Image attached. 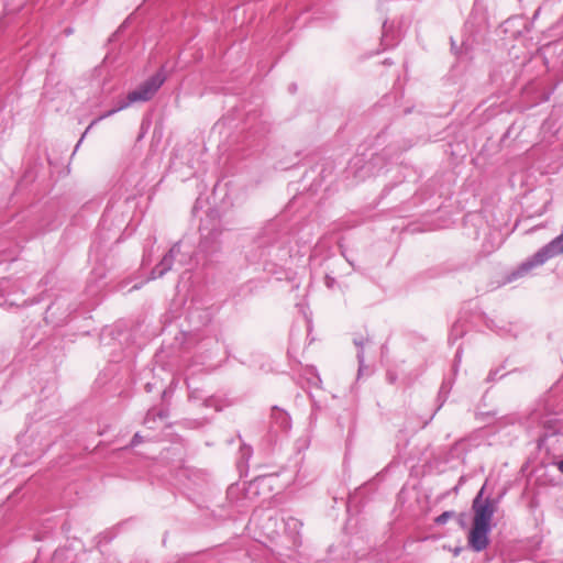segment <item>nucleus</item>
Returning a JSON list of instances; mask_svg holds the SVG:
<instances>
[{
	"mask_svg": "<svg viewBox=\"0 0 563 563\" xmlns=\"http://www.w3.org/2000/svg\"><path fill=\"white\" fill-rule=\"evenodd\" d=\"M482 496L483 489L473 500L474 516L467 537L468 545L476 552L485 550L489 544L490 522L495 512L494 504L489 499L483 500Z\"/></svg>",
	"mask_w": 563,
	"mask_h": 563,
	"instance_id": "nucleus-1",
	"label": "nucleus"
},
{
	"mask_svg": "<svg viewBox=\"0 0 563 563\" xmlns=\"http://www.w3.org/2000/svg\"><path fill=\"white\" fill-rule=\"evenodd\" d=\"M556 254H560V253L558 252L556 246H554V240H553L550 244H548L547 246L541 249L539 252H537L530 261L523 263L519 267V272L522 274L527 273L534 266L542 265L549 258L553 257Z\"/></svg>",
	"mask_w": 563,
	"mask_h": 563,
	"instance_id": "nucleus-3",
	"label": "nucleus"
},
{
	"mask_svg": "<svg viewBox=\"0 0 563 563\" xmlns=\"http://www.w3.org/2000/svg\"><path fill=\"white\" fill-rule=\"evenodd\" d=\"M559 470L563 473V461L558 464Z\"/></svg>",
	"mask_w": 563,
	"mask_h": 563,
	"instance_id": "nucleus-7",
	"label": "nucleus"
},
{
	"mask_svg": "<svg viewBox=\"0 0 563 563\" xmlns=\"http://www.w3.org/2000/svg\"><path fill=\"white\" fill-rule=\"evenodd\" d=\"M137 442H140V439H139V435H137V434H135V435H134V438H133V440H132V444L134 445V444H136Z\"/></svg>",
	"mask_w": 563,
	"mask_h": 563,
	"instance_id": "nucleus-6",
	"label": "nucleus"
},
{
	"mask_svg": "<svg viewBox=\"0 0 563 563\" xmlns=\"http://www.w3.org/2000/svg\"><path fill=\"white\" fill-rule=\"evenodd\" d=\"M454 512L452 511H444L443 514H441L440 516H438L434 521L438 523V525H443L449 519H451L453 517Z\"/></svg>",
	"mask_w": 563,
	"mask_h": 563,
	"instance_id": "nucleus-4",
	"label": "nucleus"
},
{
	"mask_svg": "<svg viewBox=\"0 0 563 563\" xmlns=\"http://www.w3.org/2000/svg\"><path fill=\"white\" fill-rule=\"evenodd\" d=\"M554 246H556L559 253L563 254V234L554 239Z\"/></svg>",
	"mask_w": 563,
	"mask_h": 563,
	"instance_id": "nucleus-5",
	"label": "nucleus"
},
{
	"mask_svg": "<svg viewBox=\"0 0 563 563\" xmlns=\"http://www.w3.org/2000/svg\"><path fill=\"white\" fill-rule=\"evenodd\" d=\"M165 81V76L161 73L155 74L153 77L147 79L137 89L131 91L128 95L129 102L147 101L150 100L159 87Z\"/></svg>",
	"mask_w": 563,
	"mask_h": 563,
	"instance_id": "nucleus-2",
	"label": "nucleus"
}]
</instances>
